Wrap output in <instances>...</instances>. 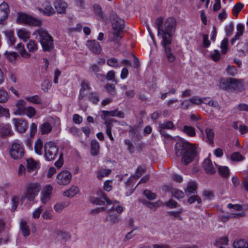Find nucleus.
<instances>
[{
  "label": "nucleus",
  "mask_w": 248,
  "mask_h": 248,
  "mask_svg": "<svg viewBox=\"0 0 248 248\" xmlns=\"http://www.w3.org/2000/svg\"><path fill=\"white\" fill-rule=\"evenodd\" d=\"M81 88L80 89V92H84L86 90H89L91 89L90 87V83L88 81L83 80L81 84Z\"/></svg>",
  "instance_id": "obj_58"
},
{
  "label": "nucleus",
  "mask_w": 248,
  "mask_h": 248,
  "mask_svg": "<svg viewBox=\"0 0 248 248\" xmlns=\"http://www.w3.org/2000/svg\"><path fill=\"white\" fill-rule=\"evenodd\" d=\"M204 103L208 105L209 106L215 108L218 110L220 109V107L217 100L211 99L208 100V103H206V101H204Z\"/></svg>",
  "instance_id": "obj_53"
},
{
  "label": "nucleus",
  "mask_w": 248,
  "mask_h": 248,
  "mask_svg": "<svg viewBox=\"0 0 248 248\" xmlns=\"http://www.w3.org/2000/svg\"><path fill=\"white\" fill-rule=\"evenodd\" d=\"M100 150L99 142L95 140H93L91 142V154L93 156L97 155Z\"/></svg>",
  "instance_id": "obj_20"
},
{
  "label": "nucleus",
  "mask_w": 248,
  "mask_h": 248,
  "mask_svg": "<svg viewBox=\"0 0 248 248\" xmlns=\"http://www.w3.org/2000/svg\"><path fill=\"white\" fill-rule=\"evenodd\" d=\"M107 64L110 66L116 67L118 66L119 63L117 60L114 58H111L108 60Z\"/></svg>",
  "instance_id": "obj_62"
},
{
  "label": "nucleus",
  "mask_w": 248,
  "mask_h": 248,
  "mask_svg": "<svg viewBox=\"0 0 248 248\" xmlns=\"http://www.w3.org/2000/svg\"><path fill=\"white\" fill-rule=\"evenodd\" d=\"M2 33L5 35L8 44L10 46L15 45L16 39L14 36V31L12 30H7L3 31Z\"/></svg>",
  "instance_id": "obj_13"
},
{
  "label": "nucleus",
  "mask_w": 248,
  "mask_h": 248,
  "mask_svg": "<svg viewBox=\"0 0 248 248\" xmlns=\"http://www.w3.org/2000/svg\"><path fill=\"white\" fill-rule=\"evenodd\" d=\"M25 99L31 103L38 105L42 104V99L38 95H35L32 96H27L25 97Z\"/></svg>",
  "instance_id": "obj_32"
},
{
  "label": "nucleus",
  "mask_w": 248,
  "mask_h": 248,
  "mask_svg": "<svg viewBox=\"0 0 248 248\" xmlns=\"http://www.w3.org/2000/svg\"><path fill=\"white\" fill-rule=\"evenodd\" d=\"M220 48L221 49V53L223 54H225L228 49V39L227 38H224L221 41L220 44Z\"/></svg>",
  "instance_id": "obj_41"
},
{
  "label": "nucleus",
  "mask_w": 248,
  "mask_h": 248,
  "mask_svg": "<svg viewBox=\"0 0 248 248\" xmlns=\"http://www.w3.org/2000/svg\"><path fill=\"white\" fill-rule=\"evenodd\" d=\"M5 57L11 62H14L18 56V54L15 52L5 51L4 53Z\"/></svg>",
  "instance_id": "obj_36"
},
{
  "label": "nucleus",
  "mask_w": 248,
  "mask_h": 248,
  "mask_svg": "<svg viewBox=\"0 0 248 248\" xmlns=\"http://www.w3.org/2000/svg\"><path fill=\"white\" fill-rule=\"evenodd\" d=\"M33 35L40 43L44 51L49 52L54 48L53 37L44 28L38 29L34 31Z\"/></svg>",
  "instance_id": "obj_3"
},
{
  "label": "nucleus",
  "mask_w": 248,
  "mask_h": 248,
  "mask_svg": "<svg viewBox=\"0 0 248 248\" xmlns=\"http://www.w3.org/2000/svg\"><path fill=\"white\" fill-rule=\"evenodd\" d=\"M16 49L19 51L22 57L29 58L31 57V55L25 49L24 45L23 44H18L16 46Z\"/></svg>",
  "instance_id": "obj_24"
},
{
  "label": "nucleus",
  "mask_w": 248,
  "mask_h": 248,
  "mask_svg": "<svg viewBox=\"0 0 248 248\" xmlns=\"http://www.w3.org/2000/svg\"><path fill=\"white\" fill-rule=\"evenodd\" d=\"M231 158L232 160L236 161H240L244 159V157L239 152L232 154Z\"/></svg>",
  "instance_id": "obj_55"
},
{
  "label": "nucleus",
  "mask_w": 248,
  "mask_h": 248,
  "mask_svg": "<svg viewBox=\"0 0 248 248\" xmlns=\"http://www.w3.org/2000/svg\"><path fill=\"white\" fill-rule=\"evenodd\" d=\"M197 184L193 181L189 182L185 189V192L187 196H189L192 194L197 193Z\"/></svg>",
  "instance_id": "obj_15"
},
{
  "label": "nucleus",
  "mask_w": 248,
  "mask_h": 248,
  "mask_svg": "<svg viewBox=\"0 0 248 248\" xmlns=\"http://www.w3.org/2000/svg\"><path fill=\"white\" fill-rule=\"evenodd\" d=\"M40 130L42 134H47L51 131L52 126L49 123L46 122L41 125Z\"/></svg>",
  "instance_id": "obj_30"
},
{
  "label": "nucleus",
  "mask_w": 248,
  "mask_h": 248,
  "mask_svg": "<svg viewBox=\"0 0 248 248\" xmlns=\"http://www.w3.org/2000/svg\"><path fill=\"white\" fill-rule=\"evenodd\" d=\"M93 8L95 15L98 18H101L102 17V11L101 7L97 4H94Z\"/></svg>",
  "instance_id": "obj_63"
},
{
  "label": "nucleus",
  "mask_w": 248,
  "mask_h": 248,
  "mask_svg": "<svg viewBox=\"0 0 248 248\" xmlns=\"http://www.w3.org/2000/svg\"><path fill=\"white\" fill-rule=\"evenodd\" d=\"M27 47L30 53H34L38 49L37 43L32 40H30L27 43Z\"/></svg>",
  "instance_id": "obj_28"
},
{
  "label": "nucleus",
  "mask_w": 248,
  "mask_h": 248,
  "mask_svg": "<svg viewBox=\"0 0 248 248\" xmlns=\"http://www.w3.org/2000/svg\"><path fill=\"white\" fill-rule=\"evenodd\" d=\"M207 99V97L199 98L197 97H193L189 99L190 102L192 104L200 105L202 103H204V101Z\"/></svg>",
  "instance_id": "obj_44"
},
{
  "label": "nucleus",
  "mask_w": 248,
  "mask_h": 248,
  "mask_svg": "<svg viewBox=\"0 0 248 248\" xmlns=\"http://www.w3.org/2000/svg\"><path fill=\"white\" fill-rule=\"evenodd\" d=\"M232 78H227L226 79H221L220 81V88L223 90H231V85H232Z\"/></svg>",
  "instance_id": "obj_21"
},
{
  "label": "nucleus",
  "mask_w": 248,
  "mask_h": 248,
  "mask_svg": "<svg viewBox=\"0 0 248 248\" xmlns=\"http://www.w3.org/2000/svg\"><path fill=\"white\" fill-rule=\"evenodd\" d=\"M182 131L189 137H193L196 135L195 129L191 126H184Z\"/></svg>",
  "instance_id": "obj_26"
},
{
  "label": "nucleus",
  "mask_w": 248,
  "mask_h": 248,
  "mask_svg": "<svg viewBox=\"0 0 248 248\" xmlns=\"http://www.w3.org/2000/svg\"><path fill=\"white\" fill-rule=\"evenodd\" d=\"M232 85H231V90H233L238 92H241L243 89V84L242 80L236 79L232 78Z\"/></svg>",
  "instance_id": "obj_18"
},
{
  "label": "nucleus",
  "mask_w": 248,
  "mask_h": 248,
  "mask_svg": "<svg viewBox=\"0 0 248 248\" xmlns=\"http://www.w3.org/2000/svg\"><path fill=\"white\" fill-rule=\"evenodd\" d=\"M107 219L111 223L116 224L118 223L120 221V218L117 214H111L109 213L108 217H107Z\"/></svg>",
  "instance_id": "obj_39"
},
{
  "label": "nucleus",
  "mask_w": 248,
  "mask_h": 248,
  "mask_svg": "<svg viewBox=\"0 0 248 248\" xmlns=\"http://www.w3.org/2000/svg\"><path fill=\"white\" fill-rule=\"evenodd\" d=\"M9 12L8 5L3 2L0 5V24H4Z\"/></svg>",
  "instance_id": "obj_11"
},
{
  "label": "nucleus",
  "mask_w": 248,
  "mask_h": 248,
  "mask_svg": "<svg viewBox=\"0 0 248 248\" xmlns=\"http://www.w3.org/2000/svg\"><path fill=\"white\" fill-rule=\"evenodd\" d=\"M13 121L15 128L18 132L23 133L26 131L28 126L26 120L21 118H14Z\"/></svg>",
  "instance_id": "obj_10"
},
{
  "label": "nucleus",
  "mask_w": 248,
  "mask_h": 248,
  "mask_svg": "<svg viewBox=\"0 0 248 248\" xmlns=\"http://www.w3.org/2000/svg\"><path fill=\"white\" fill-rule=\"evenodd\" d=\"M27 167L29 169L31 170H34L37 168L36 163L32 159H27Z\"/></svg>",
  "instance_id": "obj_54"
},
{
  "label": "nucleus",
  "mask_w": 248,
  "mask_h": 248,
  "mask_svg": "<svg viewBox=\"0 0 248 248\" xmlns=\"http://www.w3.org/2000/svg\"><path fill=\"white\" fill-rule=\"evenodd\" d=\"M234 248H248V243L243 239L237 240L233 243Z\"/></svg>",
  "instance_id": "obj_29"
},
{
  "label": "nucleus",
  "mask_w": 248,
  "mask_h": 248,
  "mask_svg": "<svg viewBox=\"0 0 248 248\" xmlns=\"http://www.w3.org/2000/svg\"><path fill=\"white\" fill-rule=\"evenodd\" d=\"M13 134V131L9 124H6L1 127H0V135L2 138H5L11 136Z\"/></svg>",
  "instance_id": "obj_19"
},
{
  "label": "nucleus",
  "mask_w": 248,
  "mask_h": 248,
  "mask_svg": "<svg viewBox=\"0 0 248 248\" xmlns=\"http://www.w3.org/2000/svg\"><path fill=\"white\" fill-rule=\"evenodd\" d=\"M43 8H39V11L47 16H51L55 13L54 9L52 7L50 2L48 1H45L42 4Z\"/></svg>",
  "instance_id": "obj_12"
},
{
  "label": "nucleus",
  "mask_w": 248,
  "mask_h": 248,
  "mask_svg": "<svg viewBox=\"0 0 248 248\" xmlns=\"http://www.w3.org/2000/svg\"><path fill=\"white\" fill-rule=\"evenodd\" d=\"M71 173L67 170H64L59 173L56 177V182L60 185H67L71 181Z\"/></svg>",
  "instance_id": "obj_9"
},
{
  "label": "nucleus",
  "mask_w": 248,
  "mask_h": 248,
  "mask_svg": "<svg viewBox=\"0 0 248 248\" xmlns=\"http://www.w3.org/2000/svg\"><path fill=\"white\" fill-rule=\"evenodd\" d=\"M17 20L19 23L28 24L30 26L40 27L42 25V21L40 19L22 12L18 13Z\"/></svg>",
  "instance_id": "obj_6"
},
{
  "label": "nucleus",
  "mask_w": 248,
  "mask_h": 248,
  "mask_svg": "<svg viewBox=\"0 0 248 248\" xmlns=\"http://www.w3.org/2000/svg\"><path fill=\"white\" fill-rule=\"evenodd\" d=\"M113 31L109 34L110 42L119 45V42L123 37L122 33L124 29V21L117 16H113L112 21Z\"/></svg>",
  "instance_id": "obj_4"
},
{
  "label": "nucleus",
  "mask_w": 248,
  "mask_h": 248,
  "mask_svg": "<svg viewBox=\"0 0 248 248\" xmlns=\"http://www.w3.org/2000/svg\"><path fill=\"white\" fill-rule=\"evenodd\" d=\"M68 203L65 202H60L56 203L54 206V209L57 212L60 213L66 207L68 206Z\"/></svg>",
  "instance_id": "obj_38"
},
{
  "label": "nucleus",
  "mask_w": 248,
  "mask_h": 248,
  "mask_svg": "<svg viewBox=\"0 0 248 248\" xmlns=\"http://www.w3.org/2000/svg\"><path fill=\"white\" fill-rule=\"evenodd\" d=\"M19 200V197L17 196H15L12 199V211H14L16 209Z\"/></svg>",
  "instance_id": "obj_64"
},
{
  "label": "nucleus",
  "mask_w": 248,
  "mask_h": 248,
  "mask_svg": "<svg viewBox=\"0 0 248 248\" xmlns=\"http://www.w3.org/2000/svg\"><path fill=\"white\" fill-rule=\"evenodd\" d=\"M36 110L35 108L32 107H28L26 108V110L24 113L26 114L28 117L31 118L35 115Z\"/></svg>",
  "instance_id": "obj_52"
},
{
  "label": "nucleus",
  "mask_w": 248,
  "mask_h": 248,
  "mask_svg": "<svg viewBox=\"0 0 248 248\" xmlns=\"http://www.w3.org/2000/svg\"><path fill=\"white\" fill-rule=\"evenodd\" d=\"M100 70V69L99 67L96 64H93L90 66V71L91 72H93L96 75L97 78H105V76L104 75L98 73Z\"/></svg>",
  "instance_id": "obj_33"
},
{
  "label": "nucleus",
  "mask_w": 248,
  "mask_h": 248,
  "mask_svg": "<svg viewBox=\"0 0 248 248\" xmlns=\"http://www.w3.org/2000/svg\"><path fill=\"white\" fill-rule=\"evenodd\" d=\"M143 194L149 200H153L156 198L155 193L148 189L145 190L143 191Z\"/></svg>",
  "instance_id": "obj_49"
},
{
  "label": "nucleus",
  "mask_w": 248,
  "mask_h": 248,
  "mask_svg": "<svg viewBox=\"0 0 248 248\" xmlns=\"http://www.w3.org/2000/svg\"><path fill=\"white\" fill-rule=\"evenodd\" d=\"M87 45L90 50L94 54H99L101 50L99 43L96 40L88 41Z\"/></svg>",
  "instance_id": "obj_14"
},
{
  "label": "nucleus",
  "mask_w": 248,
  "mask_h": 248,
  "mask_svg": "<svg viewBox=\"0 0 248 248\" xmlns=\"http://www.w3.org/2000/svg\"><path fill=\"white\" fill-rule=\"evenodd\" d=\"M97 195L100 196L103 199H104L108 205H110V204H115V203H118V201L116 200L111 201L109 200L107 198L105 193L101 190H98L97 191Z\"/></svg>",
  "instance_id": "obj_31"
},
{
  "label": "nucleus",
  "mask_w": 248,
  "mask_h": 248,
  "mask_svg": "<svg viewBox=\"0 0 248 248\" xmlns=\"http://www.w3.org/2000/svg\"><path fill=\"white\" fill-rule=\"evenodd\" d=\"M45 158L47 161H51L56 158L58 154L59 148L53 142L45 143L44 146Z\"/></svg>",
  "instance_id": "obj_7"
},
{
  "label": "nucleus",
  "mask_w": 248,
  "mask_h": 248,
  "mask_svg": "<svg viewBox=\"0 0 248 248\" xmlns=\"http://www.w3.org/2000/svg\"><path fill=\"white\" fill-rule=\"evenodd\" d=\"M111 172V170L109 169H103L98 171L97 174V177L99 179L108 176Z\"/></svg>",
  "instance_id": "obj_46"
},
{
  "label": "nucleus",
  "mask_w": 248,
  "mask_h": 248,
  "mask_svg": "<svg viewBox=\"0 0 248 248\" xmlns=\"http://www.w3.org/2000/svg\"><path fill=\"white\" fill-rule=\"evenodd\" d=\"M51 87V82L49 80H45L41 84L42 90L45 92H47Z\"/></svg>",
  "instance_id": "obj_48"
},
{
  "label": "nucleus",
  "mask_w": 248,
  "mask_h": 248,
  "mask_svg": "<svg viewBox=\"0 0 248 248\" xmlns=\"http://www.w3.org/2000/svg\"><path fill=\"white\" fill-rule=\"evenodd\" d=\"M79 190L78 186H73L69 189L64 192V195L68 197H72L77 194Z\"/></svg>",
  "instance_id": "obj_25"
},
{
  "label": "nucleus",
  "mask_w": 248,
  "mask_h": 248,
  "mask_svg": "<svg viewBox=\"0 0 248 248\" xmlns=\"http://www.w3.org/2000/svg\"><path fill=\"white\" fill-rule=\"evenodd\" d=\"M17 111L19 114H23L26 110V103L22 100H19L16 104Z\"/></svg>",
  "instance_id": "obj_35"
},
{
  "label": "nucleus",
  "mask_w": 248,
  "mask_h": 248,
  "mask_svg": "<svg viewBox=\"0 0 248 248\" xmlns=\"http://www.w3.org/2000/svg\"><path fill=\"white\" fill-rule=\"evenodd\" d=\"M18 37L24 41H26L30 37V33L25 29H21L17 31Z\"/></svg>",
  "instance_id": "obj_22"
},
{
  "label": "nucleus",
  "mask_w": 248,
  "mask_h": 248,
  "mask_svg": "<svg viewBox=\"0 0 248 248\" xmlns=\"http://www.w3.org/2000/svg\"><path fill=\"white\" fill-rule=\"evenodd\" d=\"M40 190V186L37 183L30 184L26 188V191L22 195L21 198L22 203H23L25 200L29 201H33L36 196Z\"/></svg>",
  "instance_id": "obj_5"
},
{
  "label": "nucleus",
  "mask_w": 248,
  "mask_h": 248,
  "mask_svg": "<svg viewBox=\"0 0 248 248\" xmlns=\"http://www.w3.org/2000/svg\"><path fill=\"white\" fill-rule=\"evenodd\" d=\"M53 188L50 185H46L43 191H42V194L46 195L50 197Z\"/></svg>",
  "instance_id": "obj_59"
},
{
  "label": "nucleus",
  "mask_w": 248,
  "mask_h": 248,
  "mask_svg": "<svg viewBox=\"0 0 248 248\" xmlns=\"http://www.w3.org/2000/svg\"><path fill=\"white\" fill-rule=\"evenodd\" d=\"M8 98L7 93L3 90H0V102H5Z\"/></svg>",
  "instance_id": "obj_61"
},
{
  "label": "nucleus",
  "mask_w": 248,
  "mask_h": 248,
  "mask_svg": "<svg viewBox=\"0 0 248 248\" xmlns=\"http://www.w3.org/2000/svg\"><path fill=\"white\" fill-rule=\"evenodd\" d=\"M54 6L57 12L60 14L65 13L67 7V3L62 0L56 1L54 3Z\"/></svg>",
  "instance_id": "obj_17"
},
{
  "label": "nucleus",
  "mask_w": 248,
  "mask_h": 248,
  "mask_svg": "<svg viewBox=\"0 0 248 248\" xmlns=\"http://www.w3.org/2000/svg\"><path fill=\"white\" fill-rule=\"evenodd\" d=\"M10 154L14 159H18L24 156V150L19 143L13 142L10 150Z\"/></svg>",
  "instance_id": "obj_8"
},
{
  "label": "nucleus",
  "mask_w": 248,
  "mask_h": 248,
  "mask_svg": "<svg viewBox=\"0 0 248 248\" xmlns=\"http://www.w3.org/2000/svg\"><path fill=\"white\" fill-rule=\"evenodd\" d=\"M188 197L187 202L190 204H192L194 202H197L198 203H202L201 198L197 195H193L192 196H187Z\"/></svg>",
  "instance_id": "obj_43"
},
{
  "label": "nucleus",
  "mask_w": 248,
  "mask_h": 248,
  "mask_svg": "<svg viewBox=\"0 0 248 248\" xmlns=\"http://www.w3.org/2000/svg\"><path fill=\"white\" fill-rule=\"evenodd\" d=\"M244 7V4L241 3H238L236 4L232 9V13L235 16H238V13L242 10Z\"/></svg>",
  "instance_id": "obj_50"
},
{
  "label": "nucleus",
  "mask_w": 248,
  "mask_h": 248,
  "mask_svg": "<svg viewBox=\"0 0 248 248\" xmlns=\"http://www.w3.org/2000/svg\"><path fill=\"white\" fill-rule=\"evenodd\" d=\"M105 124L106 126V134L109 137V139L111 141H113L114 138L111 134V129L113 126V124H112V123L110 121H106L105 122Z\"/></svg>",
  "instance_id": "obj_34"
},
{
  "label": "nucleus",
  "mask_w": 248,
  "mask_h": 248,
  "mask_svg": "<svg viewBox=\"0 0 248 248\" xmlns=\"http://www.w3.org/2000/svg\"><path fill=\"white\" fill-rule=\"evenodd\" d=\"M205 133L207 138L206 142L209 143L210 144H213L215 137L213 130L210 128L207 127L205 129Z\"/></svg>",
  "instance_id": "obj_23"
},
{
  "label": "nucleus",
  "mask_w": 248,
  "mask_h": 248,
  "mask_svg": "<svg viewBox=\"0 0 248 248\" xmlns=\"http://www.w3.org/2000/svg\"><path fill=\"white\" fill-rule=\"evenodd\" d=\"M89 100L92 101L93 104H97L100 99H99V96L98 93L95 92H92L89 93Z\"/></svg>",
  "instance_id": "obj_40"
},
{
  "label": "nucleus",
  "mask_w": 248,
  "mask_h": 248,
  "mask_svg": "<svg viewBox=\"0 0 248 248\" xmlns=\"http://www.w3.org/2000/svg\"><path fill=\"white\" fill-rule=\"evenodd\" d=\"M20 229L24 236L27 237L30 234V230L26 221L23 220L21 221Z\"/></svg>",
  "instance_id": "obj_27"
},
{
  "label": "nucleus",
  "mask_w": 248,
  "mask_h": 248,
  "mask_svg": "<svg viewBox=\"0 0 248 248\" xmlns=\"http://www.w3.org/2000/svg\"><path fill=\"white\" fill-rule=\"evenodd\" d=\"M43 145V142L40 139H38L35 143L34 150L35 153L39 155L42 154Z\"/></svg>",
  "instance_id": "obj_37"
},
{
  "label": "nucleus",
  "mask_w": 248,
  "mask_h": 248,
  "mask_svg": "<svg viewBox=\"0 0 248 248\" xmlns=\"http://www.w3.org/2000/svg\"><path fill=\"white\" fill-rule=\"evenodd\" d=\"M228 238L227 236L221 237L217 240L216 244L217 246L219 245H227L228 244Z\"/></svg>",
  "instance_id": "obj_60"
},
{
  "label": "nucleus",
  "mask_w": 248,
  "mask_h": 248,
  "mask_svg": "<svg viewBox=\"0 0 248 248\" xmlns=\"http://www.w3.org/2000/svg\"><path fill=\"white\" fill-rule=\"evenodd\" d=\"M105 88L109 93L112 95L115 93V86L113 84L108 83L105 85Z\"/></svg>",
  "instance_id": "obj_57"
},
{
  "label": "nucleus",
  "mask_w": 248,
  "mask_h": 248,
  "mask_svg": "<svg viewBox=\"0 0 248 248\" xmlns=\"http://www.w3.org/2000/svg\"><path fill=\"white\" fill-rule=\"evenodd\" d=\"M155 24L157 27L158 34L162 33L161 44L165 50L166 56L169 62H173L175 58L171 52L170 45L171 43V37L176 29V20L173 17H170L163 21V18L160 17L155 20Z\"/></svg>",
  "instance_id": "obj_1"
},
{
  "label": "nucleus",
  "mask_w": 248,
  "mask_h": 248,
  "mask_svg": "<svg viewBox=\"0 0 248 248\" xmlns=\"http://www.w3.org/2000/svg\"><path fill=\"white\" fill-rule=\"evenodd\" d=\"M203 168L206 173L208 174H213L215 172V170L214 168L213 165L210 160L208 158L204 159L203 163Z\"/></svg>",
  "instance_id": "obj_16"
},
{
  "label": "nucleus",
  "mask_w": 248,
  "mask_h": 248,
  "mask_svg": "<svg viewBox=\"0 0 248 248\" xmlns=\"http://www.w3.org/2000/svg\"><path fill=\"white\" fill-rule=\"evenodd\" d=\"M142 202L143 204L151 209L155 210L156 208L159 206V204H158L159 201L155 202H151L146 200H143Z\"/></svg>",
  "instance_id": "obj_51"
},
{
  "label": "nucleus",
  "mask_w": 248,
  "mask_h": 248,
  "mask_svg": "<svg viewBox=\"0 0 248 248\" xmlns=\"http://www.w3.org/2000/svg\"><path fill=\"white\" fill-rule=\"evenodd\" d=\"M68 130L69 133L74 136L78 137L80 135L79 129L75 126L69 127Z\"/></svg>",
  "instance_id": "obj_56"
},
{
  "label": "nucleus",
  "mask_w": 248,
  "mask_h": 248,
  "mask_svg": "<svg viewBox=\"0 0 248 248\" xmlns=\"http://www.w3.org/2000/svg\"><path fill=\"white\" fill-rule=\"evenodd\" d=\"M171 193L173 196L177 199H182L185 196V194L182 191L177 189H172Z\"/></svg>",
  "instance_id": "obj_47"
},
{
  "label": "nucleus",
  "mask_w": 248,
  "mask_h": 248,
  "mask_svg": "<svg viewBox=\"0 0 248 248\" xmlns=\"http://www.w3.org/2000/svg\"><path fill=\"white\" fill-rule=\"evenodd\" d=\"M218 170L221 176L228 177L229 176V170L227 167H219Z\"/></svg>",
  "instance_id": "obj_45"
},
{
  "label": "nucleus",
  "mask_w": 248,
  "mask_h": 248,
  "mask_svg": "<svg viewBox=\"0 0 248 248\" xmlns=\"http://www.w3.org/2000/svg\"><path fill=\"white\" fill-rule=\"evenodd\" d=\"M160 129H172L174 128V125L171 121H167L159 124Z\"/></svg>",
  "instance_id": "obj_42"
},
{
  "label": "nucleus",
  "mask_w": 248,
  "mask_h": 248,
  "mask_svg": "<svg viewBox=\"0 0 248 248\" xmlns=\"http://www.w3.org/2000/svg\"><path fill=\"white\" fill-rule=\"evenodd\" d=\"M175 149L176 155L177 156H182V162L185 165L192 162L197 155L195 145L183 140H179L177 141Z\"/></svg>",
  "instance_id": "obj_2"
}]
</instances>
